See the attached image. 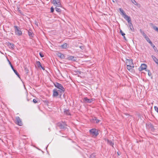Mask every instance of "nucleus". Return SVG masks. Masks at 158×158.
I'll return each mask as SVG.
<instances>
[{
    "instance_id": "1",
    "label": "nucleus",
    "mask_w": 158,
    "mask_h": 158,
    "mask_svg": "<svg viewBox=\"0 0 158 158\" xmlns=\"http://www.w3.org/2000/svg\"><path fill=\"white\" fill-rule=\"evenodd\" d=\"M54 85L55 87L60 89L59 91L60 93H64L65 91L64 88L63 87L62 85L60 84L59 83L57 82H56L55 83H54Z\"/></svg>"
},
{
    "instance_id": "2",
    "label": "nucleus",
    "mask_w": 158,
    "mask_h": 158,
    "mask_svg": "<svg viewBox=\"0 0 158 158\" xmlns=\"http://www.w3.org/2000/svg\"><path fill=\"white\" fill-rule=\"evenodd\" d=\"M14 27L15 34L19 36L21 35L22 34V32L20 30V28L17 26H15Z\"/></svg>"
},
{
    "instance_id": "3",
    "label": "nucleus",
    "mask_w": 158,
    "mask_h": 158,
    "mask_svg": "<svg viewBox=\"0 0 158 158\" xmlns=\"http://www.w3.org/2000/svg\"><path fill=\"white\" fill-rule=\"evenodd\" d=\"M57 125L60 129H64L66 128L65 126H67V125L65 123L62 122L58 123Z\"/></svg>"
},
{
    "instance_id": "4",
    "label": "nucleus",
    "mask_w": 158,
    "mask_h": 158,
    "mask_svg": "<svg viewBox=\"0 0 158 158\" xmlns=\"http://www.w3.org/2000/svg\"><path fill=\"white\" fill-rule=\"evenodd\" d=\"M52 3L56 7L61 6V5L60 0H53Z\"/></svg>"
},
{
    "instance_id": "5",
    "label": "nucleus",
    "mask_w": 158,
    "mask_h": 158,
    "mask_svg": "<svg viewBox=\"0 0 158 158\" xmlns=\"http://www.w3.org/2000/svg\"><path fill=\"white\" fill-rule=\"evenodd\" d=\"M89 132L93 135L94 136H97L98 135V131L96 129H92L89 130Z\"/></svg>"
},
{
    "instance_id": "6",
    "label": "nucleus",
    "mask_w": 158,
    "mask_h": 158,
    "mask_svg": "<svg viewBox=\"0 0 158 158\" xmlns=\"http://www.w3.org/2000/svg\"><path fill=\"white\" fill-rule=\"evenodd\" d=\"M7 60H8V62H9V64H10V65L12 69L14 71V73H15L19 77H20V75L18 73V72L16 71V70H15L13 65L12 64H11V62H10V61L8 59H7Z\"/></svg>"
},
{
    "instance_id": "7",
    "label": "nucleus",
    "mask_w": 158,
    "mask_h": 158,
    "mask_svg": "<svg viewBox=\"0 0 158 158\" xmlns=\"http://www.w3.org/2000/svg\"><path fill=\"white\" fill-rule=\"evenodd\" d=\"M147 65L146 64H141V66L139 68V70L140 71H142L143 70H145L146 71Z\"/></svg>"
},
{
    "instance_id": "8",
    "label": "nucleus",
    "mask_w": 158,
    "mask_h": 158,
    "mask_svg": "<svg viewBox=\"0 0 158 158\" xmlns=\"http://www.w3.org/2000/svg\"><path fill=\"white\" fill-rule=\"evenodd\" d=\"M84 102L85 103H91L94 100V98H92L91 99H89L85 97L84 98Z\"/></svg>"
},
{
    "instance_id": "9",
    "label": "nucleus",
    "mask_w": 158,
    "mask_h": 158,
    "mask_svg": "<svg viewBox=\"0 0 158 158\" xmlns=\"http://www.w3.org/2000/svg\"><path fill=\"white\" fill-rule=\"evenodd\" d=\"M147 127L149 129L152 131H154L155 130V128H154V126L151 123H148L147 125Z\"/></svg>"
},
{
    "instance_id": "10",
    "label": "nucleus",
    "mask_w": 158,
    "mask_h": 158,
    "mask_svg": "<svg viewBox=\"0 0 158 158\" xmlns=\"http://www.w3.org/2000/svg\"><path fill=\"white\" fill-rule=\"evenodd\" d=\"M16 123L19 126H22V123L20 118L19 117H17L16 118Z\"/></svg>"
},
{
    "instance_id": "11",
    "label": "nucleus",
    "mask_w": 158,
    "mask_h": 158,
    "mask_svg": "<svg viewBox=\"0 0 158 158\" xmlns=\"http://www.w3.org/2000/svg\"><path fill=\"white\" fill-rule=\"evenodd\" d=\"M123 17L128 22V23L131 22V18L127 15H125L124 16H123Z\"/></svg>"
},
{
    "instance_id": "12",
    "label": "nucleus",
    "mask_w": 158,
    "mask_h": 158,
    "mask_svg": "<svg viewBox=\"0 0 158 158\" xmlns=\"http://www.w3.org/2000/svg\"><path fill=\"white\" fill-rule=\"evenodd\" d=\"M91 121L92 122L97 123H98L100 121L99 120L97 119V118L95 117L93 118Z\"/></svg>"
},
{
    "instance_id": "13",
    "label": "nucleus",
    "mask_w": 158,
    "mask_h": 158,
    "mask_svg": "<svg viewBox=\"0 0 158 158\" xmlns=\"http://www.w3.org/2000/svg\"><path fill=\"white\" fill-rule=\"evenodd\" d=\"M68 60H73L75 61L77 60L76 57L71 56H69L67 58Z\"/></svg>"
},
{
    "instance_id": "14",
    "label": "nucleus",
    "mask_w": 158,
    "mask_h": 158,
    "mask_svg": "<svg viewBox=\"0 0 158 158\" xmlns=\"http://www.w3.org/2000/svg\"><path fill=\"white\" fill-rule=\"evenodd\" d=\"M126 63L128 64V65H134L132 59H126Z\"/></svg>"
},
{
    "instance_id": "15",
    "label": "nucleus",
    "mask_w": 158,
    "mask_h": 158,
    "mask_svg": "<svg viewBox=\"0 0 158 158\" xmlns=\"http://www.w3.org/2000/svg\"><path fill=\"white\" fill-rule=\"evenodd\" d=\"M56 55L58 57L61 59H64L65 58V56L64 55L61 53L58 52L56 53Z\"/></svg>"
},
{
    "instance_id": "16",
    "label": "nucleus",
    "mask_w": 158,
    "mask_h": 158,
    "mask_svg": "<svg viewBox=\"0 0 158 158\" xmlns=\"http://www.w3.org/2000/svg\"><path fill=\"white\" fill-rule=\"evenodd\" d=\"M58 95V93L56 91V89H55L53 90V97H56Z\"/></svg>"
},
{
    "instance_id": "17",
    "label": "nucleus",
    "mask_w": 158,
    "mask_h": 158,
    "mask_svg": "<svg viewBox=\"0 0 158 158\" xmlns=\"http://www.w3.org/2000/svg\"><path fill=\"white\" fill-rule=\"evenodd\" d=\"M7 45L10 48L12 49H13L15 47V45L13 44L8 43Z\"/></svg>"
},
{
    "instance_id": "18",
    "label": "nucleus",
    "mask_w": 158,
    "mask_h": 158,
    "mask_svg": "<svg viewBox=\"0 0 158 158\" xmlns=\"http://www.w3.org/2000/svg\"><path fill=\"white\" fill-rule=\"evenodd\" d=\"M128 25L131 31H134L135 30L133 27V25L131 23V22L128 23Z\"/></svg>"
},
{
    "instance_id": "19",
    "label": "nucleus",
    "mask_w": 158,
    "mask_h": 158,
    "mask_svg": "<svg viewBox=\"0 0 158 158\" xmlns=\"http://www.w3.org/2000/svg\"><path fill=\"white\" fill-rule=\"evenodd\" d=\"M68 45H69L68 44L65 43L61 45L60 47L62 48H67Z\"/></svg>"
},
{
    "instance_id": "20",
    "label": "nucleus",
    "mask_w": 158,
    "mask_h": 158,
    "mask_svg": "<svg viewBox=\"0 0 158 158\" xmlns=\"http://www.w3.org/2000/svg\"><path fill=\"white\" fill-rule=\"evenodd\" d=\"M28 34L30 37H33L34 34L31 30L28 31Z\"/></svg>"
},
{
    "instance_id": "21",
    "label": "nucleus",
    "mask_w": 158,
    "mask_h": 158,
    "mask_svg": "<svg viewBox=\"0 0 158 158\" xmlns=\"http://www.w3.org/2000/svg\"><path fill=\"white\" fill-rule=\"evenodd\" d=\"M152 57L154 61L156 63L158 64V59L154 56H152Z\"/></svg>"
},
{
    "instance_id": "22",
    "label": "nucleus",
    "mask_w": 158,
    "mask_h": 158,
    "mask_svg": "<svg viewBox=\"0 0 158 158\" xmlns=\"http://www.w3.org/2000/svg\"><path fill=\"white\" fill-rule=\"evenodd\" d=\"M134 65H127V68L128 70H130L131 69H132V68H134Z\"/></svg>"
},
{
    "instance_id": "23",
    "label": "nucleus",
    "mask_w": 158,
    "mask_h": 158,
    "mask_svg": "<svg viewBox=\"0 0 158 158\" xmlns=\"http://www.w3.org/2000/svg\"><path fill=\"white\" fill-rule=\"evenodd\" d=\"M64 113L65 114L68 115H70V113L69 112V110H68L67 109H65L64 110Z\"/></svg>"
},
{
    "instance_id": "24",
    "label": "nucleus",
    "mask_w": 158,
    "mask_h": 158,
    "mask_svg": "<svg viewBox=\"0 0 158 158\" xmlns=\"http://www.w3.org/2000/svg\"><path fill=\"white\" fill-rule=\"evenodd\" d=\"M119 9L120 11L122 13V15H123V16H124L125 15H126L122 9L121 8H120Z\"/></svg>"
},
{
    "instance_id": "25",
    "label": "nucleus",
    "mask_w": 158,
    "mask_h": 158,
    "mask_svg": "<svg viewBox=\"0 0 158 158\" xmlns=\"http://www.w3.org/2000/svg\"><path fill=\"white\" fill-rule=\"evenodd\" d=\"M36 64L38 67H41L42 65L40 62L39 61H37L36 62Z\"/></svg>"
},
{
    "instance_id": "26",
    "label": "nucleus",
    "mask_w": 158,
    "mask_h": 158,
    "mask_svg": "<svg viewBox=\"0 0 158 158\" xmlns=\"http://www.w3.org/2000/svg\"><path fill=\"white\" fill-rule=\"evenodd\" d=\"M107 143L110 145L113 146L114 144L111 140H107Z\"/></svg>"
},
{
    "instance_id": "27",
    "label": "nucleus",
    "mask_w": 158,
    "mask_h": 158,
    "mask_svg": "<svg viewBox=\"0 0 158 158\" xmlns=\"http://www.w3.org/2000/svg\"><path fill=\"white\" fill-rule=\"evenodd\" d=\"M151 46L153 48V49L156 50L157 49L156 48L155 46L152 44V42H150L149 43Z\"/></svg>"
},
{
    "instance_id": "28",
    "label": "nucleus",
    "mask_w": 158,
    "mask_h": 158,
    "mask_svg": "<svg viewBox=\"0 0 158 158\" xmlns=\"http://www.w3.org/2000/svg\"><path fill=\"white\" fill-rule=\"evenodd\" d=\"M131 2L135 5L138 6L139 4L137 3L135 0H131Z\"/></svg>"
},
{
    "instance_id": "29",
    "label": "nucleus",
    "mask_w": 158,
    "mask_h": 158,
    "mask_svg": "<svg viewBox=\"0 0 158 158\" xmlns=\"http://www.w3.org/2000/svg\"><path fill=\"white\" fill-rule=\"evenodd\" d=\"M96 155L95 154H92L90 156L89 158H95Z\"/></svg>"
},
{
    "instance_id": "30",
    "label": "nucleus",
    "mask_w": 158,
    "mask_h": 158,
    "mask_svg": "<svg viewBox=\"0 0 158 158\" xmlns=\"http://www.w3.org/2000/svg\"><path fill=\"white\" fill-rule=\"evenodd\" d=\"M55 9L56 11L58 12H60L61 11V10L60 8L56 7Z\"/></svg>"
},
{
    "instance_id": "31",
    "label": "nucleus",
    "mask_w": 158,
    "mask_h": 158,
    "mask_svg": "<svg viewBox=\"0 0 158 158\" xmlns=\"http://www.w3.org/2000/svg\"><path fill=\"white\" fill-rule=\"evenodd\" d=\"M153 28L156 31L158 32V28L156 26H153Z\"/></svg>"
},
{
    "instance_id": "32",
    "label": "nucleus",
    "mask_w": 158,
    "mask_h": 158,
    "mask_svg": "<svg viewBox=\"0 0 158 158\" xmlns=\"http://www.w3.org/2000/svg\"><path fill=\"white\" fill-rule=\"evenodd\" d=\"M153 28L156 31L158 32V28L156 26H153Z\"/></svg>"
},
{
    "instance_id": "33",
    "label": "nucleus",
    "mask_w": 158,
    "mask_h": 158,
    "mask_svg": "<svg viewBox=\"0 0 158 158\" xmlns=\"http://www.w3.org/2000/svg\"><path fill=\"white\" fill-rule=\"evenodd\" d=\"M153 28L156 31L158 32V28L156 26H153Z\"/></svg>"
},
{
    "instance_id": "34",
    "label": "nucleus",
    "mask_w": 158,
    "mask_h": 158,
    "mask_svg": "<svg viewBox=\"0 0 158 158\" xmlns=\"http://www.w3.org/2000/svg\"><path fill=\"white\" fill-rule=\"evenodd\" d=\"M146 71L148 72V76H151L152 74H151V73L150 72V70H146Z\"/></svg>"
},
{
    "instance_id": "35",
    "label": "nucleus",
    "mask_w": 158,
    "mask_h": 158,
    "mask_svg": "<svg viewBox=\"0 0 158 158\" xmlns=\"http://www.w3.org/2000/svg\"><path fill=\"white\" fill-rule=\"evenodd\" d=\"M145 39L146 40H147V41L149 43H150V42H151L149 39L148 38V37H147V38H145Z\"/></svg>"
},
{
    "instance_id": "36",
    "label": "nucleus",
    "mask_w": 158,
    "mask_h": 158,
    "mask_svg": "<svg viewBox=\"0 0 158 158\" xmlns=\"http://www.w3.org/2000/svg\"><path fill=\"white\" fill-rule=\"evenodd\" d=\"M120 33L122 36H124L125 35V34L121 30L120 31Z\"/></svg>"
},
{
    "instance_id": "37",
    "label": "nucleus",
    "mask_w": 158,
    "mask_h": 158,
    "mask_svg": "<svg viewBox=\"0 0 158 158\" xmlns=\"http://www.w3.org/2000/svg\"><path fill=\"white\" fill-rule=\"evenodd\" d=\"M140 33H141V34L143 35H144L145 34L143 31L141 29L140 30Z\"/></svg>"
},
{
    "instance_id": "38",
    "label": "nucleus",
    "mask_w": 158,
    "mask_h": 158,
    "mask_svg": "<svg viewBox=\"0 0 158 158\" xmlns=\"http://www.w3.org/2000/svg\"><path fill=\"white\" fill-rule=\"evenodd\" d=\"M154 109L158 113V107L156 106H154Z\"/></svg>"
},
{
    "instance_id": "39",
    "label": "nucleus",
    "mask_w": 158,
    "mask_h": 158,
    "mask_svg": "<svg viewBox=\"0 0 158 158\" xmlns=\"http://www.w3.org/2000/svg\"><path fill=\"white\" fill-rule=\"evenodd\" d=\"M54 11V8L52 7L51 8V12H53Z\"/></svg>"
},
{
    "instance_id": "40",
    "label": "nucleus",
    "mask_w": 158,
    "mask_h": 158,
    "mask_svg": "<svg viewBox=\"0 0 158 158\" xmlns=\"http://www.w3.org/2000/svg\"><path fill=\"white\" fill-rule=\"evenodd\" d=\"M24 69L25 72H26V73H28V69L26 67H25Z\"/></svg>"
},
{
    "instance_id": "41",
    "label": "nucleus",
    "mask_w": 158,
    "mask_h": 158,
    "mask_svg": "<svg viewBox=\"0 0 158 158\" xmlns=\"http://www.w3.org/2000/svg\"><path fill=\"white\" fill-rule=\"evenodd\" d=\"M33 102L34 103H35L37 102V101L36 99H34L33 100Z\"/></svg>"
},
{
    "instance_id": "42",
    "label": "nucleus",
    "mask_w": 158,
    "mask_h": 158,
    "mask_svg": "<svg viewBox=\"0 0 158 158\" xmlns=\"http://www.w3.org/2000/svg\"><path fill=\"white\" fill-rule=\"evenodd\" d=\"M40 56L42 58L44 57V55H43V53L41 52L40 53Z\"/></svg>"
},
{
    "instance_id": "43",
    "label": "nucleus",
    "mask_w": 158,
    "mask_h": 158,
    "mask_svg": "<svg viewBox=\"0 0 158 158\" xmlns=\"http://www.w3.org/2000/svg\"><path fill=\"white\" fill-rule=\"evenodd\" d=\"M44 102L47 104V105H48V104L49 103V101L47 100H45L44 101Z\"/></svg>"
},
{
    "instance_id": "44",
    "label": "nucleus",
    "mask_w": 158,
    "mask_h": 158,
    "mask_svg": "<svg viewBox=\"0 0 158 158\" xmlns=\"http://www.w3.org/2000/svg\"><path fill=\"white\" fill-rule=\"evenodd\" d=\"M80 48L82 49H84V47L83 46H80Z\"/></svg>"
},
{
    "instance_id": "45",
    "label": "nucleus",
    "mask_w": 158,
    "mask_h": 158,
    "mask_svg": "<svg viewBox=\"0 0 158 158\" xmlns=\"http://www.w3.org/2000/svg\"><path fill=\"white\" fill-rule=\"evenodd\" d=\"M150 25L152 27H153V26H154L153 25V24L152 23H150Z\"/></svg>"
},
{
    "instance_id": "46",
    "label": "nucleus",
    "mask_w": 158,
    "mask_h": 158,
    "mask_svg": "<svg viewBox=\"0 0 158 158\" xmlns=\"http://www.w3.org/2000/svg\"><path fill=\"white\" fill-rule=\"evenodd\" d=\"M143 37H144V38H147V37H148V36H147V35H146L145 34H144V35H143Z\"/></svg>"
},
{
    "instance_id": "47",
    "label": "nucleus",
    "mask_w": 158,
    "mask_h": 158,
    "mask_svg": "<svg viewBox=\"0 0 158 158\" xmlns=\"http://www.w3.org/2000/svg\"><path fill=\"white\" fill-rule=\"evenodd\" d=\"M41 68L43 69V70H44L45 69L44 67H42V66H41Z\"/></svg>"
},
{
    "instance_id": "48",
    "label": "nucleus",
    "mask_w": 158,
    "mask_h": 158,
    "mask_svg": "<svg viewBox=\"0 0 158 158\" xmlns=\"http://www.w3.org/2000/svg\"><path fill=\"white\" fill-rule=\"evenodd\" d=\"M123 36V38H124V39H125V40H126V38L124 36Z\"/></svg>"
},
{
    "instance_id": "49",
    "label": "nucleus",
    "mask_w": 158,
    "mask_h": 158,
    "mask_svg": "<svg viewBox=\"0 0 158 158\" xmlns=\"http://www.w3.org/2000/svg\"><path fill=\"white\" fill-rule=\"evenodd\" d=\"M78 72H79V73H80V72L78 71Z\"/></svg>"
},
{
    "instance_id": "50",
    "label": "nucleus",
    "mask_w": 158,
    "mask_h": 158,
    "mask_svg": "<svg viewBox=\"0 0 158 158\" xmlns=\"http://www.w3.org/2000/svg\"><path fill=\"white\" fill-rule=\"evenodd\" d=\"M61 94H60V98H61Z\"/></svg>"
},
{
    "instance_id": "51",
    "label": "nucleus",
    "mask_w": 158,
    "mask_h": 158,
    "mask_svg": "<svg viewBox=\"0 0 158 158\" xmlns=\"http://www.w3.org/2000/svg\"><path fill=\"white\" fill-rule=\"evenodd\" d=\"M118 155H119V153H118Z\"/></svg>"
},
{
    "instance_id": "52",
    "label": "nucleus",
    "mask_w": 158,
    "mask_h": 158,
    "mask_svg": "<svg viewBox=\"0 0 158 158\" xmlns=\"http://www.w3.org/2000/svg\"><path fill=\"white\" fill-rule=\"evenodd\" d=\"M113 2H114V0H113Z\"/></svg>"
},
{
    "instance_id": "53",
    "label": "nucleus",
    "mask_w": 158,
    "mask_h": 158,
    "mask_svg": "<svg viewBox=\"0 0 158 158\" xmlns=\"http://www.w3.org/2000/svg\"><path fill=\"white\" fill-rule=\"evenodd\" d=\"M64 94L63 96H64Z\"/></svg>"
}]
</instances>
